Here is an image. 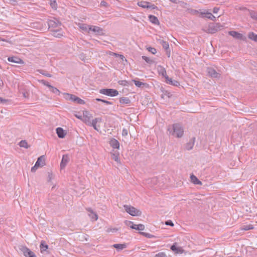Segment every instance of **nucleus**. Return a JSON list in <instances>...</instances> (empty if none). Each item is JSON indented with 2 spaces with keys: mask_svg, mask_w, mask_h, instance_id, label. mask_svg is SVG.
<instances>
[{
  "mask_svg": "<svg viewBox=\"0 0 257 257\" xmlns=\"http://www.w3.org/2000/svg\"><path fill=\"white\" fill-rule=\"evenodd\" d=\"M89 32L90 31H92L93 32L97 33H100L102 32V29H101L99 27L95 26H90V27H89Z\"/></svg>",
  "mask_w": 257,
  "mask_h": 257,
  "instance_id": "19",
  "label": "nucleus"
},
{
  "mask_svg": "<svg viewBox=\"0 0 257 257\" xmlns=\"http://www.w3.org/2000/svg\"><path fill=\"white\" fill-rule=\"evenodd\" d=\"M165 224L167 225H170L171 226H174V223L171 220L166 221Z\"/></svg>",
  "mask_w": 257,
  "mask_h": 257,
  "instance_id": "43",
  "label": "nucleus"
},
{
  "mask_svg": "<svg viewBox=\"0 0 257 257\" xmlns=\"http://www.w3.org/2000/svg\"><path fill=\"white\" fill-rule=\"evenodd\" d=\"M68 160H69V157L67 155H63V156L62 161L61 162V165H60L61 168L62 169L64 168L65 167V166L66 165V164H67V163L68 162Z\"/></svg>",
  "mask_w": 257,
  "mask_h": 257,
  "instance_id": "18",
  "label": "nucleus"
},
{
  "mask_svg": "<svg viewBox=\"0 0 257 257\" xmlns=\"http://www.w3.org/2000/svg\"><path fill=\"white\" fill-rule=\"evenodd\" d=\"M149 4H150V3L147 2H140L138 3V5L139 7H141L143 8H152L153 9L155 8V7L154 5L151 6L149 5Z\"/></svg>",
  "mask_w": 257,
  "mask_h": 257,
  "instance_id": "13",
  "label": "nucleus"
},
{
  "mask_svg": "<svg viewBox=\"0 0 257 257\" xmlns=\"http://www.w3.org/2000/svg\"><path fill=\"white\" fill-rule=\"evenodd\" d=\"M101 121V119L99 118H96L92 120L91 124L95 130L98 131V129L96 126V124L98 122H100Z\"/></svg>",
  "mask_w": 257,
  "mask_h": 257,
  "instance_id": "25",
  "label": "nucleus"
},
{
  "mask_svg": "<svg viewBox=\"0 0 257 257\" xmlns=\"http://www.w3.org/2000/svg\"><path fill=\"white\" fill-rule=\"evenodd\" d=\"M86 209L90 213L89 215L92 219L94 220H97L98 219L97 215L94 213L91 208H87Z\"/></svg>",
  "mask_w": 257,
  "mask_h": 257,
  "instance_id": "23",
  "label": "nucleus"
},
{
  "mask_svg": "<svg viewBox=\"0 0 257 257\" xmlns=\"http://www.w3.org/2000/svg\"><path fill=\"white\" fill-rule=\"evenodd\" d=\"M170 134L177 138H181L184 134V130L180 124L175 123L168 128Z\"/></svg>",
  "mask_w": 257,
  "mask_h": 257,
  "instance_id": "2",
  "label": "nucleus"
},
{
  "mask_svg": "<svg viewBox=\"0 0 257 257\" xmlns=\"http://www.w3.org/2000/svg\"><path fill=\"white\" fill-rule=\"evenodd\" d=\"M8 60L10 62L19 64L23 63V61L21 59L16 56L10 57L8 58Z\"/></svg>",
  "mask_w": 257,
  "mask_h": 257,
  "instance_id": "14",
  "label": "nucleus"
},
{
  "mask_svg": "<svg viewBox=\"0 0 257 257\" xmlns=\"http://www.w3.org/2000/svg\"><path fill=\"white\" fill-rule=\"evenodd\" d=\"M219 8H214L213 10V12L215 14L217 13L219 11Z\"/></svg>",
  "mask_w": 257,
  "mask_h": 257,
  "instance_id": "47",
  "label": "nucleus"
},
{
  "mask_svg": "<svg viewBox=\"0 0 257 257\" xmlns=\"http://www.w3.org/2000/svg\"><path fill=\"white\" fill-rule=\"evenodd\" d=\"M56 133L59 138H63L65 137L66 133L61 127H58L56 129Z\"/></svg>",
  "mask_w": 257,
  "mask_h": 257,
  "instance_id": "16",
  "label": "nucleus"
},
{
  "mask_svg": "<svg viewBox=\"0 0 257 257\" xmlns=\"http://www.w3.org/2000/svg\"><path fill=\"white\" fill-rule=\"evenodd\" d=\"M135 84L138 86V87H141L143 85H146V84L145 83H144L143 82H141L139 81H137V80H133Z\"/></svg>",
  "mask_w": 257,
  "mask_h": 257,
  "instance_id": "37",
  "label": "nucleus"
},
{
  "mask_svg": "<svg viewBox=\"0 0 257 257\" xmlns=\"http://www.w3.org/2000/svg\"><path fill=\"white\" fill-rule=\"evenodd\" d=\"M92 117V115L89 111H84L83 112L82 120L87 124L91 123L90 119Z\"/></svg>",
  "mask_w": 257,
  "mask_h": 257,
  "instance_id": "9",
  "label": "nucleus"
},
{
  "mask_svg": "<svg viewBox=\"0 0 257 257\" xmlns=\"http://www.w3.org/2000/svg\"><path fill=\"white\" fill-rule=\"evenodd\" d=\"M89 27H90V26L84 24H80L79 25L80 29H81L82 30L84 31V32H88V33L89 32Z\"/></svg>",
  "mask_w": 257,
  "mask_h": 257,
  "instance_id": "27",
  "label": "nucleus"
},
{
  "mask_svg": "<svg viewBox=\"0 0 257 257\" xmlns=\"http://www.w3.org/2000/svg\"><path fill=\"white\" fill-rule=\"evenodd\" d=\"M75 102L81 104H84L85 103V101L81 99V98L78 97H77L76 100H75Z\"/></svg>",
  "mask_w": 257,
  "mask_h": 257,
  "instance_id": "41",
  "label": "nucleus"
},
{
  "mask_svg": "<svg viewBox=\"0 0 257 257\" xmlns=\"http://www.w3.org/2000/svg\"><path fill=\"white\" fill-rule=\"evenodd\" d=\"M20 146L25 148H28L29 147L28 143L26 141H21L20 143Z\"/></svg>",
  "mask_w": 257,
  "mask_h": 257,
  "instance_id": "34",
  "label": "nucleus"
},
{
  "mask_svg": "<svg viewBox=\"0 0 257 257\" xmlns=\"http://www.w3.org/2000/svg\"><path fill=\"white\" fill-rule=\"evenodd\" d=\"M41 82H42V83L44 85H46V86H48L49 88H50V86H51V85H50V84H49V83H48V82H46V81H43V80H42Z\"/></svg>",
  "mask_w": 257,
  "mask_h": 257,
  "instance_id": "45",
  "label": "nucleus"
},
{
  "mask_svg": "<svg viewBox=\"0 0 257 257\" xmlns=\"http://www.w3.org/2000/svg\"><path fill=\"white\" fill-rule=\"evenodd\" d=\"M143 58L147 62H149V59L146 56H143Z\"/></svg>",
  "mask_w": 257,
  "mask_h": 257,
  "instance_id": "49",
  "label": "nucleus"
},
{
  "mask_svg": "<svg viewBox=\"0 0 257 257\" xmlns=\"http://www.w3.org/2000/svg\"><path fill=\"white\" fill-rule=\"evenodd\" d=\"M248 37L250 40H253L255 42H257V35L254 34V33H249Z\"/></svg>",
  "mask_w": 257,
  "mask_h": 257,
  "instance_id": "28",
  "label": "nucleus"
},
{
  "mask_svg": "<svg viewBox=\"0 0 257 257\" xmlns=\"http://www.w3.org/2000/svg\"><path fill=\"white\" fill-rule=\"evenodd\" d=\"M253 228V225L251 224H249V225H247L243 226L241 228V230H248L252 229Z\"/></svg>",
  "mask_w": 257,
  "mask_h": 257,
  "instance_id": "32",
  "label": "nucleus"
},
{
  "mask_svg": "<svg viewBox=\"0 0 257 257\" xmlns=\"http://www.w3.org/2000/svg\"><path fill=\"white\" fill-rule=\"evenodd\" d=\"M100 93L109 96H115L118 94L117 90L114 89H102L100 90Z\"/></svg>",
  "mask_w": 257,
  "mask_h": 257,
  "instance_id": "5",
  "label": "nucleus"
},
{
  "mask_svg": "<svg viewBox=\"0 0 257 257\" xmlns=\"http://www.w3.org/2000/svg\"><path fill=\"white\" fill-rule=\"evenodd\" d=\"M64 98L67 100H71V98H72V94H69V93H64Z\"/></svg>",
  "mask_w": 257,
  "mask_h": 257,
  "instance_id": "38",
  "label": "nucleus"
},
{
  "mask_svg": "<svg viewBox=\"0 0 257 257\" xmlns=\"http://www.w3.org/2000/svg\"><path fill=\"white\" fill-rule=\"evenodd\" d=\"M45 164V158L43 156H42L38 159L35 166L31 168V171L35 172L38 168L44 166Z\"/></svg>",
  "mask_w": 257,
  "mask_h": 257,
  "instance_id": "6",
  "label": "nucleus"
},
{
  "mask_svg": "<svg viewBox=\"0 0 257 257\" xmlns=\"http://www.w3.org/2000/svg\"><path fill=\"white\" fill-rule=\"evenodd\" d=\"M158 70L159 74L165 77V81L167 84L175 86L180 85V83L178 81L176 80H172V79L169 78V77L166 74V70L161 66H160L158 67Z\"/></svg>",
  "mask_w": 257,
  "mask_h": 257,
  "instance_id": "3",
  "label": "nucleus"
},
{
  "mask_svg": "<svg viewBox=\"0 0 257 257\" xmlns=\"http://www.w3.org/2000/svg\"><path fill=\"white\" fill-rule=\"evenodd\" d=\"M75 116H76L78 118L80 119H81V120H82V115H80V116H79V115H76Z\"/></svg>",
  "mask_w": 257,
  "mask_h": 257,
  "instance_id": "51",
  "label": "nucleus"
},
{
  "mask_svg": "<svg viewBox=\"0 0 257 257\" xmlns=\"http://www.w3.org/2000/svg\"><path fill=\"white\" fill-rule=\"evenodd\" d=\"M111 157H112V159L115 160L116 162H119L118 154H112L111 155Z\"/></svg>",
  "mask_w": 257,
  "mask_h": 257,
  "instance_id": "39",
  "label": "nucleus"
},
{
  "mask_svg": "<svg viewBox=\"0 0 257 257\" xmlns=\"http://www.w3.org/2000/svg\"><path fill=\"white\" fill-rule=\"evenodd\" d=\"M96 100L97 101H101V102H102L103 99H100V98H96Z\"/></svg>",
  "mask_w": 257,
  "mask_h": 257,
  "instance_id": "52",
  "label": "nucleus"
},
{
  "mask_svg": "<svg viewBox=\"0 0 257 257\" xmlns=\"http://www.w3.org/2000/svg\"><path fill=\"white\" fill-rule=\"evenodd\" d=\"M77 97L76 96L72 94V98H71L70 101L75 102V100H76Z\"/></svg>",
  "mask_w": 257,
  "mask_h": 257,
  "instance_id": "46",
  "label": "nucleus"
},
{
  "mask_svg": "<svg viewBox=\"0 0 257 257\" xmlns=\"http://www.w3.org/2000/svg\"><path fill=\"white\" fill-rule=\"evenodd\" d=\"M161 44L162 45L163 47L165 49L167 50V49H169V43L167 42L164 41H161Z\"/></svg>",
  "mask_w": 257,
  "mask_h": 257,
  "instance_id": "31",
  "label": "nucleus"
},
{
  "mask_svg": "<svg viewBox=\"0 0 257 257\" xmlns=\"http://www.w3.org/2000/svg\"><path fill=\"white\" fill-rule=\"evenodd\" d=\"M113 55L115 56L116 57H118L119 59H120V61L118 62L119 63H123L126 61V60L125 59L124 57L122 55L113 53Z\"/></svg>",
  "mask_w": 257,
  "mask_h": 257,
  "instance_id": "26",
  "label": "nucleus"
},
{
  "mask_svg": "<svg viewBox=\"0 0 257 257\" xmlns=\"http://www.w3.org/2000/svg\"><path fill=\"white\" fill-rule=\"evenodd\" d=\"M50 6L53 9H56L57 6L56 1L55 0H51L50 2Z\"/></svg>",
  "mask_w": 257,
  "mask_h": 257,
  "instance_id": "36",
  "label": "nucleus"
},
{
  "mask_svg": "<svg viewBox=\"0 0 257 257\" xmlns=\"http://www.w3.org/2000/svg\"><path fill=\"white\" fill-rule=\"evenodd\" d=\"M149 20L151 22L155 24H159V20L157 18L154 16L150 15L149 16Z\"/></svg>",
  "mask_w": 257,
  "mask_h": 257,
  "instance_id": "24",
  "label": "nucleus"
},
{
  "mask_svg": "<svg viewBox=\"0 0 257 257\" xmlns=\"http://www.w3.org/2000/svg\"><path fill=\"white\" fill-rule=\"evenodd\" d=\"M40 248L42 250L45 251L48 248V245L45 244L44 241H42L40 244Z\"/></svg>",
  "mask_w": 257,
  "mask_h": 257,
  "instance_id": "33",
  "label": "nucleus"
},
{
  "mask_svg": "<svg viewBox=\"0 0 257 257\" xmlns=\"http://www.w3.org/2000/svg\"><path fill=\"white\" fill-rule=\"evenodd\" d=\"M23 253L26 257H36L34 252L28 248L24 249Z\"/></svg>",
  "mask_w": 257,
  "mask_h": 257,
  "instance_id": "15",
  "label": "nucleus"
},
{
  "mask_svg": "<svg viewBox=\"0 0 257 257\" xmlns=\"http://www.w3.org/2000/svg\"><path fill=\"white\" fill-rule=\"evenodd\" d=\"M191 181L194 184L202 185V182L198 180V179L194 175H191L190 176Z\"/></svg>",
  "mask_w": 257,
  "mask_h": 257,
  "instance_id": "20",
  "label": "nucleus"
},
{
  "mask_svg": "<svg viewBox=\"0 0 257 257\" xmlns=\"http://www.w3.org/2000/svg\"><path fill=\"white\" fill-rule=\"evenodd\" d=\"M229 34L234 38L239 40H244V37L242 34L239 33L236 31H230Z\"/></svg>",
  "mask_w": 257,
  "mask_h": 257,
  "instance_id": "12",
  "label": "nucleus"
},
{
  "mask_svg": "<svg viewBox=\"0 0 257 257\" xmlns=\"http://www.w3.org/2000/svg\"><path fill=\"white\" fill-rule=\"evenodd\" d=\"M128 134V133H127V130L124 128L122 130V135L123 136H126Z\"/></svg>",
  "mask_w": 257,
  "mask_h": 257,
  "instance_id": "44",
  "label": "nucleus"
},
{
  "mask_svg": "<svg viewBox=\"0 0 257 257\" xmlns=\"http://www.w3.org/2000/svg\"><path fill=\"white\" fill-rule=\"evenodd\" d=\"M126 224L130 226L132 229L138 230H143L145 229V226L144 224H135L133 223L132 221H127L126 222Z\"/></svg>",
  "mask_w": 257,
  "mask_h": 257,
  "instance_id": "7",
  "label": "nucleus"
},
{
  "mask_svg": "<svg viewBox=\"0 0 257 257\" xmlns=\"http://www.w3.org/2000/svg\"><path fill=\"white\" fill-rule=\"evenodd\" d=\"M208 74L210 76L214 78H217L219 77L220 76V74L218 73H217L213 69H209L208 70Z\"/></svg>",
  "mask_w": 257,
  "mask_h": 257,
  "instance_id": "22",
  "label": "nucleus"
},
{
  "mask_svg": "<svg viewBox=\"0 0 257 257\" xmlns=\"http://www.w3.org/2000/svg\"><path fill=\"white\" fill-rule=\"evenodd\" d=\"M199 16L202 18H207L213 21L215 20V17L212 15L210 12L207 11H204L200 12L199 13Z\"/></svg>",
  "mask_w": 257,
  "mask_h": 257,
  "instance_id": "10",
  "label": "nucleus"
},
{
  "mask_svg": "<svg viewBox=\"0 0 257 257\" xmlns=\"http://www.w3.org/2000/svg\"><path fill=\"white\" fill-rule=\"evenodd\" d=\"M147 50L152 53L153 54H155L157 53V50L155 48L148 47L147 48Z\"/></svg>",
  "mask_w": 257,
  "mask_h": 257,
  "instance_id": "35",
  "label": "nucleus"
},
{
  "mask_svg": "<svg viewBox=\"0 0 257 257\" xmlns=\"http://www.w3.org/2000/svg\"><path fill=\"white\" fill-rule=\"evenodd\" d=\"M119 102L122 104H127L130 102V100L128 98L121 97L119 99Z\"/></svg>",
  "mask_w": 257,
  "mask_h": 257,
  "instance_id": "30",
  "label": "nucleus"
},
{
  "mask_svg": "<svg viewBox=\"0 0 257 257\" xmlns=\"http://www.w3.org/2000/svg\"><path fill=\"white\" fill-rule=\"evenodd\" d=\"M222 28V26L219 23L211 24L209 26L208 31L210 33H214L217 31L221 30Z\"/></svg>",
  "mask_w": 257,
  "mask_h": 257,
  "instance_id": "8",
  "label": "nucleus"
},
{
  "mask_svg": "<svg viewBox=\"0 0 257 257\" xmlns=\"http://www.w3.org/2000/svg\"><path fill=\"white\" fill-rule=\"evenodd\" d=\"M127 246L126 243L122 244H114L113 247L117 250H122L125 248Z\"/></svg>",
  "mask_w": 257,
  "mask_h": 257,
  "instance_id": "21",
  "label": "nucleus"
},
{
  "mask_svg": "<svg viewBox=\"0 0 257 257\" xmlns=\"http://www.w3.org/2000/svg\"><path fill=\"white\" fill-rule=\"evenodd\" d=\"M123 82L125 83V84L127 83V82H126V81H123Z\"/></svg>",
  "mask_w": 257,
  "mask_h": 257,
  "instance_id": "53",
  "label": "nucleus"
},
{
  "mask_svg": "<svg viewBox=\"0 0 257 257\" xmlns=\"http://www.w3.org/2000/svg\"><path fill=\"white\" fill-rule=\"evenodd\" d=\"M171 249L175 253H183L184 250L182 247L177 246L176 243H174L171 247Z\"/></svg>",
  "mask_w": 257,
  "mask_h": 257,
  "instance_id": "11",
  "label": "nucleus"
},
{
  "mask_svg": "<svg viewBox=\"0 0 257 257\" xmlns=\"http://www.w3.org/2000/svg\"><path fill=\"white\" fill-rule=\"evenodd\" d=\"M102 102H104L107 104H112L111 102H110L108 101H107V100H103Z\"/></svg>",
  "mask_w": 257,
  "mask_h": 257,
  "instance_id": "48",
  "label": "nucleus"
},
{
  "mask_svg": "<svg viewBox=\"0 0 257 257\" xmlns=\"http://www.w3.org/2000/svg\"><path fill=\"white\" fill-rule=\"evenodd\" d=\"M49 28L51 29V31L53 32L52 35L58 38H60L63 35V33L62 31L61 24L59 22L56 23L54 21H50L49 23Z\"/></svg>",
  "mask_w": 257,
  "mask_h": 257,
  "instance_id": "1",
  "label": "nucleus"
},
{
  "mask_svg": "<svg viewBox=\"0 0 257 257\" xmlns=\"http://www.w3.org/2000/svg\"><path fill=\"white\" fill-rule=\"evenodd\" d=\"M155 257H167L164 252H160L155 255Z\"/></svg>",
  "mask_w": 257,
  "mask_h": 257,
  "instance_id": "40",
  "label": "nucleus"
},
{
  "mask_svg": "<svg viewBox=\"0 0 257 257\" xmlns=\"http://www.w3.org/2000/svg\"><path fill=\"white\" fill-rule=\"evenodd\" d=\"M140 233L141 234H142V235L145 236H146L147 237H148V238H151L152 236V235H151L150 234L148 233H146V232H140Z\"/></svg>",
  "mask_w": 257,
  "mask_h": 257,
  "instance_id": "42",
  "label": "nucleus"
},
{
  "mask_svg": "<svg viewBox=\"0 0 257 257\" xmlns=\"http://www.w3.org/2000/svg\"><path fill=\"white\" fill-rule=\"evenodd\" d=\"M125 211L133 216H140L142 214V212L138 209L127 205H124L123 206Z\"/></svg>",
  "mask_w": 257,
  "mask_h": 257,
  "instance_id": "4",
  "label": "nucleus"
},
{
  "mask_svg": "<svg viewBox=\"0 0 257 257\" xmlns=\"http://www.w3.org/2000/svg\"><path fill=\"white\" fill-rule=\"evenodd\" d=\"M110 146L114 148L118 149L119 148V143L117 140L115 139H112L110 141Z\"/></svg>",
  "mask_w": 257,
  "mask_h": 257,
  "instance_id": "17",
  "label": "nucleus"
},
{
  "mask_svg": "<svg viewBox=\"0 0 257 257\" xmlns=\"http://www.w3.org/2000/svg\"><path fill=\"white\" fill-rule=\"evenodd\" d=\"M7 100L5 99H3L2 98L0 97V102H6Z\"/></svg>",
  "mask_w": 257,
  "mask_h": 257,
  "instance_id": "50",
  "label": "nucleus"
},
{
  "mask_svg": "<svg viewBox=\"0 0 257 257\" xmlns=\"http://www.w3.org/2000/svg\"><path fill=\"white\" fill-rule=\"evenodd\" d=\"M50 90L53 93L57 94L58 95H60V91L56 87L53 86H50Z\"/></svg>",
  "mask_w": 257,
  "mask_h": 257,
  "instance_id": "29",
  "label": "nucleus"
}]
</instances>
